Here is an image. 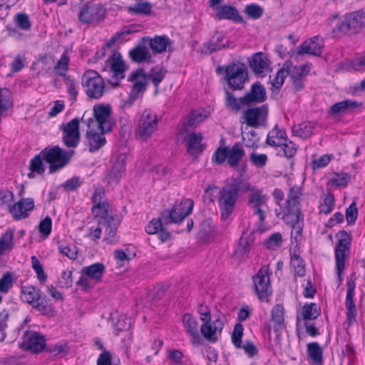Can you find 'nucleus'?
<instances>
[{
    "label": "nucleus",
    "mask_w": 365,
    "mask_h": 365,
    "mask_svg": "<svg viewBox=\"0 0 365 365\" xmlns=\"http://www.w3.org/2000/svg\"><path fill=\"white\" fill-rule=\"evenodd\" d=\"M110 319L113 326L117 331H127L131 327V319L127 318L125 315H120L117 313L112 314Z\"/></svg>",
    "instance_id": "79ce46f5"
},
{
    "label": "nucleus",
    "mask_w": 365,
    "mask_h": 365,
    "mask_svg": "<svg viewBox=\"0 0 365 365\" xmlns=\"http://www.w3.org/2000/svg\"><path fill=\"white\" fill-rule=\"evenodd\" d=\"M335 205L334 197L331 193H327L324 198L323 203L319 205V212L328 215L331 213Z\"/></svg>",
    "instance_id": "13d9d810"
},
{
    "label": "nucleus",
    "mask_w": 365,
    "mask_h": 365,
    "mask_svg": "<svg viewBox=\"0 0 365 365\" xmlns=\"http://www.w3.org/2000/svg\"><path fill=\"white\" fill-rule=\"evenodd\" d=\"M20 346L24 350H29L32 353L41 352L46 348L45 336L37 331H26L24 333Z\"/></svg>",
    "instance_id": "f8f14e48"
},
{
    "label": "nucleus",
    "mask_w": 365,
    "mask_h": 365,
    "mask_svg": "<svg viewBox=\"0 0 365 365\" xmlns=\"http://www.w3.org/2000/svg\"><path fill=\"white\" fill-rule=\"evenodd\" d=\"M304 320H313L321 314V309L315 303L305 304L301 312Z\"/></svg>",
    "instance_id": "de8ad7c7"
},
{
    "label": "nucleus",
    "mask_w": 365,
    "mask_h": 365,
    "mask_svg": "<svg viewBox=\"0 0 365 365\" xmlns=\"http://www.w3.org/2000/svg\"><path fill=\"white\" fill-rule=\"evenodd\" d=\"M244 13L251 19H260L264 13L263 8L257 4H250L245 6Z\"/></svg>",
    "instance_id": "5fc2aeb1"
},
{
    "label": "nucleus",
    "mask_w": 365,
    "mask_h": 365,
    "mask_svg": "<svg viewBox=\"0 0 365 365\" xmlns=\"http://www.w3.org/2000/svg\"><path fill=\"white\" fill-rule=\"evenodd\" d=\"M143 39L150 41L149 46L153 54L165 51L168 46L170 43L169 38L166 36H156L153 38L144 37Z\"/></svg>",
    "instance_id": "7c9ffc66"
},
{
    "label": "nucleus",
    "mask_w": 365,
    "mask_h": 365,
    "mask_svg": "<svg viewBox=\"0 0 365 365\" xmlns=\"http://www.w3.org/2000/svg\"><path fill=\"white\" fill-rule=\"evenodd\" d=\"M131 59L136 63H143L144 61H151L152 56L149 53L147 48L143 46H138L133 48L130 53Z\"/></svg>",
    "instance_id": "58836bf2"
},
{
    "label": "nucleus",
    "mask_w": 365,
    "mask_h": 365,
    "mask_svg": "<svg viewBox=\"0 0 365 365\" xmlns=\"http://www.w3.org/2000/svg\"><path fill=\"white\" fill-rule=\"evenodd\" d=\"M291 264L294 269V273L295 277H303L305 275V264L303 262L302 259L299 255L294 254L291 257Z\"/></svg>",
    "instance_id": "4d7b16f0"
},
{
    "label": "nucleus",
    "mask_w": 365,
    "mask_h": 365,
    "mask_svg": "<svg viewBox=\"0 0 365 365\" xmlns=\"http://www.w3.org/2000/svg\"><path fill=\"white\" fill-rule=\"evenodd\" d=\"M255 289L260 299H264L271 294L269 277L262 269H259L253 277Z\"/></svg>",
    "instance_id": "4be33fe9"
},
{
    "label": "nucleus",
    "mask_w": 365,
    "mask_h": 365,
    "mask_svg": "<svg viewBox=\"0 0 365 365\" xmlns=\"http://www.w3.org/2000/svg\"><path fill=\"white\" fill-rule=\"evenodd\" d=\"M13 106V96L11 92L7 88H0V122L4 113Z\"/></svg>",
    "instance_id": "4c0bfd02"
},
{
    "label": "nucleus",
    "mask_w": 365,
    "mask_h": 365,
    "mask_svg": "<svg viewBox=\"0 0 365 365\" xmlns=\"http://www.w3.org/2000/svg\"><path fill=\"white\" fill-rule=\"evenodd\" d=\"M271 320L275 332H279L284 327V309L283 305L277 304L271 311Z\"/></svg>",
    "instance_id": "2f4dec72"
},
{
    "label": "nucleus",
    "mask_w": 365,
    "mask_h": 365,
    "mask_svg": "<svg viewBox=\"0 0 365 365\" xmlns=\"http://www.w3.org/2000/svg\"><path fill=\"white\" fill-rule=\"evenodd\" d=\"M91 280V265L87 266L81 271V276L77 281L76 284L83 291H88L90 282Z\"/></svg>",
    "instance_id": "3c124183"
},
{
    "label": "nucleus",
    "mask_w": 365,
    "mask_h": 365,
    "mask_svg": "<svg viewBox=\"0 0 365 365\" xmlns=\"http://www.w3.org/2000/svg\"><path fill=\"white\" fill-rule=\"evenodd\" d=\"M318 36H314L309 41H304L299 47L297 53L299 55L310 54L315 56H319L322 53L323 46L317 43Z\"/></svg>",
    "instance_id": "a878e982"
},
{
    "label": "nucleus",
    "mask_w": 365,
    "mask_h": 365,
    "mask_svg": "<svg viewBox=\"0 0 365 365\" xmlns=\"http://www.w3.org/2000/svg\"><path fill=\"white\" fill-rule=\"evenodd\" d=\"M13 277L10 272L5 273L0 279V292L6 293L12 287Z\"/></svg>",
    "instance_id": "338daca9"
},
{
    "label": "nucleus",
    "mask_w": 365,
    "mask_h": 365,
    "mask_svg": "<svg viewBox=\"0 0 365 365\" xmlns=\"http://www.w3.org/2000/svg\"><path fill=\"white\" fill-rule=\"evenodd\" d=\"M250 161L258 168H263L267 162V156L265 154L252 153L250 156Z\"/></svg>",
    "instance_id": "774afa93"
},
{
    "label": "nucleus",
    "mask_w": 365,
    "mask_h": 365,
    "mask_svg": "<svg viewBox=\"0 0 365 365\" xmlns=\"http://www.w3.org/2000/svg\"><path fill=\"white\" fill-rule=\"evenodd\" d=\"M302 190L299 187H292L286 201V212L283 218L286 224L291 225H298L304 221V216L301 212Z\"/></svg>",
    "instance_id": "20e7f679"
},
{
    "label": "nucleus",
    "mask_w": 365,
    "mask_h": 365,
    "mask_svg": "<svg viewBox=\"0 0 365 365\" xmlns=\"http://www.w3.org/2000/svg\"><path fill=\"white\" fill-rule=\"evenodd\" d=\"M216 235V230L211 219L203 220L200 225V230L198 232V238L202 241H206Z\"/></svg>",
    "instance_id": "c9c22d12"
},
{
    "label": "nucleus",
    "mask_w": 365,
    "mask_h": 365,
    "mask_svg": "<svg viewBox=\"0 0 365 365\" xmlns=\"http://www.w3.org/2000/svg\"><path fill=\"white\" fill-rule=\"evenodd\" d=\"M158 125V117L151 110H145L140 117L135 130L136 139L146 141L155 130Z\"/></svg>",
    "instance_id": "1a4fd4ad"
},
{
    "label": "nucleus",
    "mask_w": 365,
    "mask_h": 365,
    "mask_svg": "<svg viewBox=\"0 0 365 365\" xmlns=\"http://www.w3.org/2000/svg\"><path fill=\"white\" fill-rule=\"evenodd\" d=\"M245 155V152L242 145L240 143H236L230 148L229 147H218L214 153L213 159L217 165H221L227 161L231 168H235Z\"/></svg>",
    "instance_id": "39448f33"
},
{
    "label": "nucleus",
    "mask_w": 365,
    "mask_h": 365,
    "mask_svg": "<svg viewBox=\"0 0 365 365\" xmlns=\"http://www.w3.org/2000/svg\"><path fill=\"white\" fill-rule=\"evenodd\" d=\"M99 133L93 132V152L98 150L106 143L105 135L110 131L98 130Z\"/></svg>",
    "instance_id": "052dcab7"
},
{
    "label": "nucleus",
    "mask_w": 365,
    "mask_h": 365,
    "mask_svg": "<svg viewBox=\"0 0 365 365\" xmlns=\"http://www.w3.org/2000/svg\"><path fill=\"white\" fill-rule=\"evenodd\" d=\"M215 16L218 20L226 19L236 23L246 24V21L240 14L238 10L232 5H219L215 9Z\"/></svg>",
    "instance_id": "412c9836"
},
{
    "label": "nucleus",
    "mask_w": 365,
    "mask_h": 365,
    "mask_svg": "<svg viewBox=\"0 0 365 365\" xmlns=\"http://www.w3.org/2000/svg\"><path fill=\"white\" fill-rule=\"evenodd\" d=\"M365 28V11L359 10L347 14L344 19L336 26L339 32L349 34L359 33Z\"/></svg>",
    "instance_id": "9d476101"
},
{
    "label": "nucleus",
    "mask_w": 365,
    "mask_h": 365,
    "mask_svg": "<svg viewBox=\"0 0 365 365\" xmlns=\"http://www.w3.org/2000/svg\"><path fill=\"white\" fill-rule=\"evenodd\" d=\"M69 57L67 51L64 52L61 58L58 61L56 65L54 66V70L59 76H65L68 69Z\"/></svg>",
    "instance_id": "bf43d9fd"
},
{
    "label": "nucleus",
    "mask_w": 365,
    "mask_h": 365,
    "mask_svg": "<svg viewBox=\"0 0 365 365\" xmlns=\"http://www.w3.org/2000/svg\"><path fill=\"white\" fill-rule=\"evenodd\" d=\"M73 154V150H65L58 145L46 147L41 150L43 160L49 165L50 173H56L68 165Z\"/></svg>",
    "instance_id": "7ed1b4c3"
},
{
    "label": "nucleus",
    "mask_w": 365,
    "mask_h": 365,
    "mask_svg": "<svg viewBox=\"0 0 365 365\" xmlns=\"http://www.w3.org/2000/svg\"><path fill=\"white\" fill-rule=\"evenodd\" d=\"M166 71L163 67L155 66L152 68L147 75L148 80H150L155 87V93H158L159 84L165 78Z\"/></svg>",
    "instance_id": "37998d69"
},
{
    "label": "nucleus",
    "mask_w": 365,
    "mask_h": 365,
    "mask_svg": "<svg viewBox=\"0 0 365 365\" xmlns=\"http://www.w3.org/2000/svg\"><path fill=\"white\" fill-rule=\"evenodd\" d=\"M250 66L257 74L264 72L265 68L267 66L266 60L263 58V54L261 52L256 53L252 56V58L249 61Z\"/></svg>",
    "instance_id": "49530a36"
},
{
    "label": "nucleus",
    "mask_w": 365,
    "mask_h": 365,
    "mask_svg": "<svg viewBox=\"0 0 365 365\" xmlns=\"http://www.w3.org/2000/svg\"><path fill=\"white\" fill-rule=\"evenodd\" d=\"M225 92L226 96L225 104L227 108L233 112H239L241 109V106H242L240 101V98H236L235 96L227 89H225Z\"/></svg>",
    "instance_id": "6e6d98bb"
},
{
    "label": "nucleus",
    "mask_w": 365,
    "mask_h": 365,
    "mask_svg": "<svg viewBox=\"0 0 365 365\" xmlns=\"http://www.w3.org/2000/svg\"><path fill=\"white\" fill-rule=\"evenodd\" d=\"M361 106L354 101L346 100L334 103L331 106L329 110L330 115H339L346 113L349 109L356 108Z\"/></svg>",
    "instance_id": "72a5a7b5"
},
{
    "label": "nucleus",
    "mask_w": 365,
    "mask_h": 365,
    "mask_svg": "<svg viewBox=\"0 0 365 365\" xmlns=\"http://www.w3.org/2000/svg\"><path fill=\"white\" fill-rule=\"evenodd\" d=\"M267 98L265 88L259 81H256L251 86L250 91L244 96L240 98V101L242 106H250L264 103Z\"/></svg>",
    "instance_id": "dca6fc26"
},
{
    "label": "nucleus",
    "mask_w": 365,
    "mask_h": 365,
    "mask_svg": "<svg viewBox=\"0 0 365 365\" xmlns=\"http://www.w3.org/2000/svg\"><path fill=\"white\" fill-rule=\"evenodd\" d=\"M79 119L76 118L66 125H61L62 140L68 148H75L80 140Z\"/></svg>",
    "instance_id": "2eb2a0df"
},
{
    "label": "nucleus",
    "mask_w": 365,
    "mask_h": 365,
    "mask_svg": "<svg viewBox=\"0 0 365 365\" xmlns=\"http://www.w3.org/2000/svg\"><path fill=\"white\" fill-rule=\"evenodd\" d=\"M125 171V163L124 159L120 158L114 163L110 170L106 175V179L108 183H118L123 174Z\"/></svg>",
    "instance_id": "c756f323"
},
{
    "label": "nucleus",
    "mask_w": 365,
    "mask_h": 365,
    "mask_svg": "<svg viewBox=\"0 0 365 365\" xmlns=\"http://www.w3.org/2000/svg\"><path fill=\"white\" fill-rule=\"evenodd\" d=\"M244 327L241 323L235 325L232 334V341L237 349L242 347V337L243 335Z\"/></svg>",
    "instance_id": "e2e57ef3"
},
{
    "label": "nucleus",
    "mask_w": 365,
    "mask_h": 365,
    "mask_svg": "<svg viewBox=\"0 0 365 365\" xmlns=\"http://www.w3.org/2000/svg\"><path fill=\"white\" fill-rule=\"evenodd\" d=\"M129 13L149 16L152 13V4L149 1L138 2L128 7Z\"/></svg>",
    "instance_id": "8fccbe9b"
},
{
    "label": "nucleus",
    "mask_w": 365,
    "mask_h": 365,
    "mask_svg": "<svg viewBox=\"0 0 365 365\" xmlns=\"http://www.w3.org/2000/svg\"><path fill=\"white\" fill-rule=\"evenodd\" d=\"M205 115L202 112L192 110L187 119L183 121L179 133L180 134L187 133L190 130L195 129L205 118Z\"/></svg>",
    "instance_id": "cd10ccee"
},
{
    "label": "nucleus",
    "mask_w": 365,
    "mask_h": 365,
    "mask_svg": "<svg viewBox=\"0 0 365 365\" xmlns=\"http://www.w3.org/2000/svg\"><path fill=\"white\" fill-rule=\"evenodd\" d=\"M43 158L41 155V152L35 155L30 161L29 170L30 173H28V177L29 178H34L35 177V174L37 175H43L45 172V167L43 164Z\"/></svg>",
    "instance_id": "ea45409f"
},
{
    "label": "nucleus",
    "mask_w": 365,
    "mask_h": 365,
    "mask_svg": "<svg viewBox=\"0 0 365 365\" xmlns=\"http://www.w3.org/2000/svg\"><path fill=\"white\" fill-rule=\"evenodd\" d=\"M108 68L109 72L112 73L111 79L109 80L108 83L113 88L118 87L121 80L125 78V73L128 69V66L120 52L114 51L106 60L103 71H107Z\"/></svg>",
    "instance_id": "0eeeda50"
},
{
    "label": "nucleus",
    "mask_w": 365,
    "mask_h": 365,
    "mask_svg": "<svg viewBox=\"0 0 365 365\" xmlns=\"http://www.w3.org/2000/svg\"><path fill=\"white\" fill-rule=\"evenodd\" d=\"M113 110L110 103H97L93 107V115L98 130L111 131L115 125Z\"/></svg>",
    "instance_id": "9b49d317"
},
{
    "label": "nucleus",
    "mask_w": 365,
    "mask_h": 365,
    "mask_svg": "<svg viewBox=\"0 0 365 365\" xmlns=\"http://www.w3.org/2000/svg\"><path fill=\"white\" fill-rule=\"evenodd\" d=\"M315 128V125L312 122H304L292 128V133L302 138H309Z\"/></svg>",
    "instance_id": "a19ab883"
},
{
    "label": "nucleus",
    "mask_w": 365,
    "mask_h": 365,
    "mask_svg": "<svg viewBox=\"0 0 365 365\" xmlns=\"http://www.w3.org/2000/svg\"><path fill=\"white\" fill-rule=\"evenodd\" d=\"M268 106L263 104L261 106L249 108L243 113L245 123L252 128H258L264 125L267 120Z\"/></svg>",
    "instance_id": "ddd939ff"
},
{
    "label": "nucleus",
    "mask_w": 365,
    "mask_h": 365,
    "mask_svg": "<svg viewBox=\"0 0 365 365\" xmlns=\"http://www.w3.org/2000/svg\"><path fill=\"white\" fill-rule=\"evenodd\" d=\"M38 312H40L42 314L51 317L54 314L55 308L54 307L48 304L45 299H41L38 302L36 303V304L33 307Z\"/></svg>",
    "instance_id": "680f3d73"
},
{
    "label": "nucleus",
    "mask_w": 365,
    "mask_h": 365,
    "mask_svg": "<svg viewBox=\"0 0 365 365\" xmlns=\"http://www.w3.org/2000/svg\"><path fill=\"white\" fill-rule=\"evenodd\" d=\"M197 313L202 322L200 329L201 334L208 341L215 343L218 340V334H221L224 328L223 320L218 317L212 322L210 309L202 304L198 305Z\"/></svg>",
    "instance_id": "f257e3e1"
},
{
    "label": "nucleus",
    "mask_w": 365,
    "mask_h": 365,
    "mask_svg": "<svg viewBox=\"0 0 365 365\" xmlns=\"http://www.w3.org/2000/svg\"><path fill=\"white\" fill-rule=\"evenodd\" d=\"M34 208V201L32 198H23L14 205L10 212L16 220H22L26 218L28 212Z\"/></svg>",
    "instance_id": "5701e85b"
},
{
    "label": "nucleus",
    "mask_w": 365,
    "mask_h": 365,
    "mask_svg": "<svg viewBox=\"0 0 365 365\" xmlns=\"http://www.w3.org/2000/svg\"><path fill=\"white\" fill-rule=\"evenodd\" d=\"M164 222L158 219H153L145 228L149 235L159 234V239L162 242L168 241L170 238V233L163 227Z\"/></svg>",
    "instance_id": "c85d7f7f"
},
{
    "label": "nucleus",
    "mask_w": 365,
    "mask_h": 365,
    "mask_svg": "<svg viewBox=\"0 0 365 365\" xmlns=\"http://www.w3.org/2000/svg\"><path fill=\"white\" fill-rule=\"evenodd\" d=\"M240 181L235 180L232 183H227L219 191L218 205L221 217L226 220L233 212L240 191Z\"/></svg>",
    "instance_id": "f03ea898"
},
{
    "label": "nucleus",
    "mask_w": 365,
    "mask_h": 365,
    "mask_svg": "<svg viewBox=\"0 0 365 365\" xmlns=\"http://www.w3.org/2000/svg\"><path fill=\"white\" fill-rule=\"evenodd\" d=\"M14 21L16 24L23 30H29L31 28L29 17L24 13H20L15 16Z\"/></svg>",
    "instance_id": "69168bd1"
},
{
    "label": "nucleus",
    "mask_w": 365,
    "mask_h": 365,
    "mask_svg": "<svg viewBox=\"0 0 365 365\" xmlns=\"http://www.w3.org/2000/svg\"><path fill=\"white\" fill-rule=\"evenodd\" d=\"M204 48H207L209 53L218 51L221 49L233 47L230 45V41L225 38V35L222 33L216 32L212 38L203 45Z\"/></svg>",
    "instance_id": "b1692460"
},
{
    "label": "nucleus",
    "mask_w": 365,
    "mask_h": 365,
    "mask_svg": "<svg viewBox=\"0 0 365 365\" xmlns=\"http://www.w3.org/2000/svg\"><path fill=\"white\" fill-rule=\"evenodd\" d=\"M247 198L248 205L253 210L254 215L259 216V222L262 223L265 220V215L261 206L266 204L267 197L259 190H255L248 195Z\"/></svg>",
    "instance_id": "a211bd4d"
},
{
    "label": "nucleus",
    "mask_w": 365,
    "mask_h": 365,
    "mask_svg": "<svg viewBox=\"0 0 365 365\" xmlns=\"http://www.w3.org/2000/svg\"><path fill=\"white\" fill-rule=\"evenodd\" d=\"M202 135L201 133H190L187 139V152L191 155H198L201 154L205 145L202 144Z\"/></svg>",
    "instance_id": "bb28decb"
},
{
    "label": "nucleus",
    "mask_w": 365,
    "mask_h": 365,
    "mask_svg": "<svg viewBox=\"0 0 365 365\" xmlns=\"http://www.w3.org/2000/svg\"><path fill=\"white\" fill-rule=\"evenodd\" d=\"M356 273L353 272L347 281V292L346 296V322L351 326L356 321V308L354 300L356 288Z\"/></svg>",
    "instance_id": "4468645a"
},
{
    "label": "nucleus",
    "mask_w": 365,
    "mask_h": 365,
    "mask_svg": "<svg viewBox=\"0 0 365 365\" xmlns=\"http://www.w3.org/2000/svg\"><path fill=\"white\" fill-rule=\"evenodd\" d=\"M339 240L334 247L335 259L346 260L347 258L352 242V236L346 231L341 230L337 234Z\"/></svg>",
    "instance_id": "f3484780"
},
{
    "label": "nucleus",
    "mask_w": 365,
    "mask_h": 365,
    "mask_svg": "<svg viewBox=\"0 0 365 365\" xmlns=\"http://www.w3.org/2000/svg\"><path fill=\"white\" fill-rule=\"evenodd\" d=\"M248 75L246 66L242 63L231 62L225 66L224 79L227 83H232L234 78L245 76Z\"/></svg>",
    "instance_id": "393cba45"
},
{
    "label": "nucleus",
    "mask_w": 365,
    "mask_h": 365,
    "mask_svg": "<svg viewBox=\"0 0 365 365\" xmlns=\"http://www.w3.org/2000/svg\"><path fill=\"white\" fill-rule=\"evenodd\" d=\"M284 66L291 79L305 78L309 72L307 65L293 66L290 61H287Z\"/></svg>",
    "instance_id": "f704fd0d"
},
{
    "label": "nucleus",
    "mask_w": 365,
    "mask_h": 365,
    "mask_svg": "<svg viewBox=\"0 0 365 365\" xmlns=\"http://www.w3.org/2000/svg\"><path fill=\"white\" fill-rule=\"evenodd\" d=\"M109 220L106 221L103 224H100L99 225L105 228V233L106 235L105 237V240L110 243L113 241V237L116 235L118 222L115 217H109Z\"/></svg>",
    "instance_id": "09e8293b"
},
{
    "label": "nucleus",
    "mask_w": 365,
    "mask_h": 365,
    "mask_svg": "<svg viewBox=\"0 0 365 365\" xmlns=\"http://www.w3.org/2000/svg\"><path fill=\"white\" fill-rule=\"evenodd\" d=\"M21 297L32 307L41 299L40 290L30 285L22 287Z\"/></svg>",
    "instance_id": "473e14b6"
},
{
    "label": "nucleus",
    "mask_w": 365,
    "mask_h": 365,
    "mask_svg": "<svg viewBox=\"0 0 365 365\" xmlns=\"http://www.w3.org/2000/svg\"><path fill=\"white\" fill-rule=\"evenodd\" d=\"M182 323L185 331L190 336L193 346H197L202 343V338L199 333L198 322L195 317L189 313L182 316Z\"/></svg>",
    "instance_id": "6ab92c4d"
},
{
    "label": "nucleus",
    "mask_w": 365,
    "mask_h": 365,
    "mask_svg": "<svg viewBox=\"0 0 365 365\" xmlns=\"http://www.w3.org/2000/svg\"><path fill=\"white\" fill-rule=\"evenodd\" d=\"M11 314L8 309L0 311V341H3L6 336V330L9 328Z\"/></svg>",
    "instance_id": "603ef678"
},
{
    "label": "nucleus",
    "mask_w": 365,
    "mask_h": 365,
    "mask_svg": "<svg viewBox=\"0 0 365 365\" xmlns=\"http://www.w3.org/2000/svg\"><path fill=\"white\" fill-rule=\"evenodd\" d=\"M14 232L7 230L0 237V256L9 252L14 247Z\"/></svg>",
    "instance_id": "c03bdc74"
},
{
    "label": "nucleus",
    "mask_w": 365,
    "mask_h": 365,
    "mask_svg": "<svg viewBox=\"0 0 365 365\" xmlns=\"http://www.w3.org/2000/svg\"><path fill=\"white\" fill-rule=\"evenodd\" d=\"M358 216V210L356 203L352 202L346 210V220L349 225L355 224Z\"/></svg>",
    "instance_id": "0e129e2a"
},
{
    "label": "nucleus",
    "mask_w": 365,
    "mask_h": 365,
    "mask_svg": "<svg viewBox=\"0 0 365 365\" xmlns=\"http://www.w3.org/2000/svg\"><path fill=\"white\" fill-rule=\"evenodd\" d=\"M307 355L316 365L323 363V350L317 342H311L307 344Z\"/></svg>",
    "instance_id": "e433bc0d"
},
{
    "label": "nucleus",
    "mask_w": 365,
    "mask_h": 365,
    "mask_svg": "<svg viewBox=\"0 0 365 365\" xmlns=\"http://www.w3.org/2000/svg\"><path fill=\"white\" fill-rule=\"evenodd\" d=\"M139 75H141V80L143 81L133 82L132 90L129 95V99H130L132 102L138 98V93H143L147 89L148 78L146 73L143 68H138L133 71L128 76V81L135 80L138 78Z\"/></svg>",
    "instance_id": "aec40b11"
},
{
    "label": "nucleus",
    "mask_w": 365,
    "mask_h": 365,
    "mask_svg": "<svg viewBox=\"0 0 365 365\" xmlns=\"http://www.w3.org/2000/svg\"><path fill=\"white\" fill-rule=\"evenodd\" d=\"M93 98L99 99L104 93L106 84L103 78L95 71H93Z\"/></svg>",
    "instance_id": "a18cd8bd"
},
{
    "label": "nucleus",
    "mask_w": 365,
    "mask_h": 365,
    "mask_svg": "<svg viewBox=\"0 0 365 365\" xmlns=\"http://www.w3.org/2000/svg\"><path fill=\"white\" fill-rule=\"evenodd\" d=\"M93 216L98 225L109 220V217H114L105 191L102 188L96 189L93 195Z\"/></svg>",
    "instance_id": "6e6552de"
},
{
    "label": "nucleus",
    "mask_w": 365,
    "mask_h": 365,
    "mask_svg": "<svg viewBox=\"0 0 365 365\" xmlns=\"http://www.w3.org/2000/svg\"><path fill=\"white\" fill-rule=\"evenodd\" d=\"M251 247L250 237H242L239 240L237 248L235 250L234 255L238 258H243L249 252Z\"/></svg>",
    "instance_id": "864d4df0"
},
{
    "label": "nucleus",
    "mask_w": 365,
    "mask_h": 365,
    "mask_svg": "<svg viewBox=\"0 0 365 365\" xmlns=\"http://www.w3.org/2000/svg\"><path fill=\"white\" fill-rule=\"evenodd\" d=\"M193 207V202L187 199L180 203L175 202L170 209H166L161 212L158 219L165 225L180 223L189 215Z\"/></svg>",
    "instance_id": "423d86ee"
}]
</instances>
